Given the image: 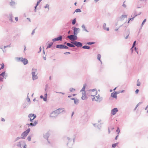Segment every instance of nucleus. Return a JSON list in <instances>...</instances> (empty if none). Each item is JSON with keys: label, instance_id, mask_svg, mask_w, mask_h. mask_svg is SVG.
I'll use <instances>...</instances> for the list:
<instances>
[{"label": "nucleus", "instance_id": "44", "mask_svg": "<svg viewBox=\"0 0 148 148\" xmlns=\"http://www.w3.org/2000/svg\"><path fill=\"white\" fill-rule=\"evenodd\" d=\"M21 138H22L21 137H18L17 138H16L15 139V142H16V141H17V140H18L19 139H21Z\"/></svg>", "mask_w": 148, "mask_h": 148}, {"label": "nucleus", "instance_id": "51", "mask_svg": "<svg viewBox=\"0 0 148 148\" xmlns=\"http://www.w3.org/2000/svg\"><path fill=\"white\" fill-rule=\"evenodd\" d=\"M125 2V1L124 2H123V4L122 5V6L124 8H126V5H125V4H124V3Z\"/></svg>", "mask_w": 148, "mask_h": 148}, {"label": "nucleus", "instance_id": "49", "mask_svg": "<svg viewBox=\"0 0 148 148\" xmlns=\"http://www.w3.org/2000/svg\"><path fill=\"white\" fill-rule=\"evenodd\" d=\"M64 49H69V48L67 45L66 46L64 45Z\"/></svg>", "mask_w": 148, "mask_h": 148}, {"label": "nucleus", "instance_id": "43", "mask_svg": "<svg viewBox=\"0 0 148 148\" xmlns=\"http://www.w3.org/2000/svg\"><path fill=\"white\" fill-rule=\"evenodd\" d=\"M32 117H29V118H30V122H33V120H34V118H32Z\"/></svg>", "mask_w": 148, "mask_h": 148}, {"label": "nucleus", "instance_id": "27", "mask_svg": "<svg viewBox=\"0 0 148 148\" xmlns=\"http://www.w3.org/2000/svg\"><path fill=\"white\" fill-rule=\"evenodd\" d=\"M82 27L83 29V30L84 31L87 32H88V31L86 29V27L84 24L82 25Z\"/></svg>", "mask_w": 148, "mask_h": 148}, {"label": "nucleus", "instance_id": "25", "mask_svg": "<svg viewBox=\"0 0 148 148\" xmlns=\"http://www.w3.org/2000/svg\"><path fill=\"white\" fill-rule=\"evenodd\" d=\"M16 4V3L14 1H11L10 3V5L12 7H14L15 5Z\"/></svg>", "mask_w": 148, "mask_h": 148}, {"label": "nucleus", "instance_id": "1", "mask_svg": "<svg viewBox=\"0 0 148 148\" xmlns=\"http://www.w3.org/2000/svg\"><path fill=\"white\" fill-rule=\"evenodd\" d=\"M71 41L70 42L73 44L74 46H76L77 47H82L83 44L80 42L75 41L77 40L78 38H68Z\"/></svg>", "mask_w": 148, "mask_h": 148}, {"label": "nucleus", "instance_id": "39", "mask_svg": "<svg viewBox=\"0 0 148 148\" xmlns=\"http://www.w3.org/2000/svg\"><path fill=\"white\" fill-rule=\"evenodd\" d=\"M101 123H100V124L98 125H97V128L99 129H100L101 128Z\"/></svg>", "mask_w": 148, "mask_h": 148}, {"label": "nucleus", "instance_id": "18", "mask_svg": "<svg viewBox=\"0 0 148 148\" xmlns=\"http://www.w3.org/2000/svg\"><path fill=\"white\" fill-rule=\"evenodd\" d=\"M106 23H104L103 25V29L104 30H106L107 31H109V27L107 28L106 27Z\"/></svg>", "mask_w": 148, "mask_h": 148}, {"label": "nucleus", "instance_id": "36", "mask_svg": "<svg viewBox=\"0 0 148 148\" xmlns=\"http://www.w3.org/2000/svg\"><path fill=\"white\" fill-rule=\"evenodd\" d=\"M82 12V11L80 9H79V8H78V9H76V10H75V12H74L73 13H74L75 12Z\"/></svg>", "mask_w": 148, "mask_h": 148}, {"label": "nucleus", "instance_id": "42", "mask_svg": "<svg viewBox=\"0 0 148 148\" xmlns=\"http://www.w3.org/2000/svg\"><path fill=\"white\" fill-rule=\"evenodd\" d=\"M146 21V19H145L143 20V22H142V23L141 26H143V25H144L145 23V22Z\"/></svg>", "mask_w": 148, "mask_h": 148}, {"label": "nucleus", "instance_id": "41", "mask_svg": "<svg viewBox=\"0 0 148 148\" xmlns=\"http://www.w3.org/2000/svg\"><path fill=\"white\" fill-rule=\"evenodd\" d=\"M44 7L45 8H48V10H49V5L48 4H47Z\"/></svg>", "mask_w": 148, "mask_h": 148}, {"label": "nucleus", "instance_id": "29", "mask_svg": "<svg viewBox=\"0 0 148 148\" xmlns=\"http://www.w3.org/2000/svg\"><path fill=\"white\" fill-rule=\"evenodd\" d=\"M74 103L76 104V105H77L79 103V101L78 99H75L74 100Z\"/></svg>", "mask_w": 148, "mask_h": 148}, {"label": "nucleus", "instance_id": "15", "mask_svg": "<svg viewBox=\"0 0 148 148\" xmlns=\"http://www.w3.org/2000/svg\"><path fill=\"white\" fill-rule=\"evenodd\" d=\"M12 17L13 16L12 14L11 13L9 14V16H8V18H9V21L11 22H13Z\"/></svg>", "mask_w": 148, "mask_h": 148}, {"label": "nucleus", "instance_id": "28", "mask_svg": "<svg viewBox=\"0 0 148 148\" xmlns=\"http://www.w3.org/2000/svg\"><path fill=\"white\" fill-rule=\"evenodd\" d=\"M136 41L135 40L134 41V42L133 43V45H132V47L131 49L132 50V53L133 51V48L135 46L136 44Z\"/></svg>", "mask_w": 148, "mask_h": 148}, {"label": "nucleus", "instance_id": "59", "mask_svg": "<svg viewBox=\"0 0 148 148\" xmlns=\"http://www.w3.org/2000/svg\"><path fill=\"white\" fill-rule=\"evenodd\" d=\"M10 44L9 45L4 46V48L5 49V48L7 47H10Z\"/></svg>", "mask_w": 148, "mask_h": 148}, {"label": "nucleus", "instance_id": "19", "mask_svg": "<svg viewBox=\"0 0 148 148\" xmlns=\"http://www.w3.org/2000/svg\"><path fill=\"white\" fill-rule=\"evenodd\" d=\"M33 117L34 119H35L36 117V114H30L28 115V117Z\"/></svg>", "mask_w": 148, "mask_h": 148}, {"label": "nucleus", "instance_id": "10", "mask_svg": "<svg viewBox=\"0 0 148 148\" xmlns=\"http://www.w3.org/2000/svg\"><path fill=\"white\" fill-rule=\"evenodd\" d=\"M119 93V92H114L111 93V97L113 98L116 99L117 98V95Z\"/></svg>", "mask_w": 148, "mask_h": 148}, {"label": "nucleus", "instance_id": "8", "mask_svg": "<svg viewBox=\"0 0 148 148\" xmlns=\"http://www.w3.org/2000/svg\"><path fill=\"white\" fill-rule=\"evenodd\" d=\"M103 99V98L102 97H100L99 95V94L98 95L94 97L92 99V101H93L94 100L98 102H100Z\"/></svg>", "mask_w": 148, "mask_h": 148}, {"label": "nucleus", "instance_id": "21", "mask_svg": "<svg viewBox=\"0 0 148 148\" xmlns=\"http://www.w3.org/2000/svg\"><path fill=\"white\" fill-rule=\"evenodd\" d=\"M21 136H22L21 138L22 139H25L26 137L27 136L25 133L24 132L23 133H22Z\"/></svg>", "mask_w": 148, "mask_h": 148}, {"label": "nucleus", "instance_id": "63", "mask_svg": "<svg viewBox=\"0 0 148 148\" xmlns=\"http://www.w3.org/2000/svg\"><path fill=\"white\" fill-rule=\"evenodd\" d=\"M140 85V82H138L137 86H139Z\"/></svg>", "mask_w": 148, "mask_h": 148}, {"label": "nucleus", "instance_id": "40", "mask_svg": "<svg viewBox=\"0 0 148 148\" xmlns=\"http://www.w3.org/2000/svg\"><path fill=\"white\" fill-rule=\"evenodd\" d=\"M116 132H118L117 134L118 135L119 134L120 132V130L119 127H117V129L116 130Z\"/></svg>", "mask_w": 148, "mask_h": 148}, {"label": "nucleus", "instance_id": "13", "mask_svg": "<svg viewBox=\"0 0 148 148\" xmlns=\"http://www.w3.org/2000/svg\"><path fill=\"white\" fill-rule=\"evenodd\" d=\"M64 45L63 44L57 45L56 46V47L60 49H64Z\"/></svg>", "mask_w": 148, "mask_h": 148}, {"label": "nucleus", "instance_id": "46", "mask_svg": "<svg viewBox=\"0 0 148 148\" xmlns=\"http://www.w3.org/2000/svg\"><path fill=\"white\" fill-rule=\"evenodd\" d=\"M69 90H70V91L71 92H72L73 91V90L75 91V89L74 88H70Z\"/></svg>", "mask_w": 148, "mask_h": 148}, {"label": "nucleus", "instance_id": "54", "mask_svg": "<svg viewBox=\"0 0 148 148\" xmlns=\"http://www.w3.org/2000/svg\"><path fill=\"white\" fill-rule=\"evenodd\" d=\"M134 17H133L132 18H129V19L131 21H132L134 20Z\"/></svg>", "mask_w": 148, "mask_h": 148}, {"label": "nucleus", "instance_id": "14", "mask_svg": "<svg viewBox=\"0 0 148 148\" xmlns=\"http://www.w3.org/2000/svg\"><path fill=\"white\" fill-rule=\"evenodd\" d=\"M50 135V134H49V132H47V133H46L45 135H44V138H45L47 140H48V138L49 137Z\"/></svg>", "mask_w": 148, "mask_h": 148}, {"label": "nucleus", "instance_id": "11", "mask_svg": "<svg viewBox=\"0 0 148 148\" xmlns=\"http://www.w3.org/2000/svg\"><path fill=\"white\" fill-rule=\"evenodd\" d=\"M38 123L37 121H34V123H27L26 124V125L30 126H35Z\"/></svg>", "mask_w": 148, "mask_h": 148}, {"label": "nucleus", "instance_id": "24", "mask_svg": "<svg viewBox=\"0 0 148 148\" xmlns=\"http://www.w3.org/2000/svg\"><path fill=\"white\" fill-rule=\"evenodd\" d=\"M53 43V42H51L49 43L48 44V46L46 48V49L51 48V47L52 46Z\"/></svg>", "mask_w": 148, "mask_h": 148}, {"label": "nucleus", "instance_id": "20", "mask_svg": "<svg viewBox=\"0 0 148 148\" xmlns=\"http://www.w3.org/2000/svg\"><path fill=\"white\" fill-rule=\"evenodd\" d=\"M45 92L46 93L45 94L44 97L43 98V100L44 101H47V91H46Z\"/></svg>", "mask_w": 148, "mask_h": 148}, {"label": "nucleus", "instance_id": "37", "mask_svg": "<svg viewBox=\"0 0 148 148\" xmlns=\"http://www.w3.org/2000/svg\"><path fill=\"white\" fill-rule=\"evenodd\" d=\"M95 43V42H87L86 44L88 45H92V44H94Z\"/></svg>", "mask_w": 148, "mask_h": 148}, {"label": "nucleus", "instance_id": "50", "mask_svg": "<svg viewBox=\"0 0 148 148\" xmlns=\"http://www.w3.org/2000/svg\"><path fill=\"white\" fill-rule=\"evenodd\" d=\"M138 15L137 14L136 12H135L134 13V16L133 17H134V18L136 16Z\"/></svg>", "mask_w": 148, "mask_h": 148}, {"label": "nucleus", "instance_id": "22", "mask_svg": "<svg viewBox=\"0 0 148 148\" xmlns=\"http://www.w3.org/2000/svg\"><path fill=\"white\" fill-rule=\"evenodd\" d=\"M28 62L26 58H25L22 62L24 65H25L28 63Z\"/></svg>", "mask_w": 148, "mask_h": 148}, {"label": "nucleus", "instance_id": "16", "mask_svg": "<svg viewBox=\"0 0 148 148\" xmlns=\"http://www.w3.org/2000/svg\"><path fill=\"white\" fill-rule=\"evenodd\" d=\"M62 38H55L52 39V41L53 42L59 40L61 41L62 40Z\"/></svg>", "mask_w": 148, "mask_h": 148}, {"label": "nucleus", "instance_id": "52", "mask_svg": "<svg viewBox=\"0 0 148 148\" xmlns=\"http://www.w3.org/2000/svg\"><path fill=\"white\" fill-rule=\"evenodd\" d=\"M1 65V69H3L4 67V65L3 63L2 64H0Z\"/></svg>", "mask_w": 148, "mask_h": 148}, {"label": "nucleus", "instance_id": "35", "mask_svg": "<svg viewBox=\"0 0 148 148\" xmlns=\"http://www.w3.org/2000/svg\"><path fill=\"white\" fill-rule=\"evenodd\" d=\"M89 91H92V92H94V91H95V93H96L95 95H97V90L95 89H90L89 90Z\"/></svg>", "mask_w": 148, "mask_h": 148}, {"label": "nucleus", "instance_id": "31", "mask_svg": "<svg viewBox=\"0 0 148 148\" xmlns=\"http://www.w3.org/2000/svg\"><path fill=\"white\" fill-rule=\"evenodd\" d=\"M30 131V128H28L27 130L25 131L24 132L25 133L27 134L28 135Z\"/></svg>", "mask_w": 148, "mask_h": 148}, {"label": "nucleus", "instance_id": "57", "mask_svg": "<svg viewBox=\"0 0 148 148\" xmlns=\"http://www.w3.org/2000/svg\"><path fill=\"white\" fill-rule=\"evenodd\" d=\"M35 29H34L32 31V35H33L34 33H35Z\"/></svg>", "mask_w": 148, "mask_h": 148}, {"label": "nucleus", "instance_id": "26", "mask_svg": "<svg viewBox=\"0 0 148 148\" xmlns=\"http://www.w3.org/2000/svg\"><path fill=\"white\" fill-rule=\"evenodd\" d=\"M82 48L84 49H89L90 48V47L88 46L84 45L82 47Z\"/></svg>", "mask_w": 148, "mask_h": 148}, {"label": "nucleus", "instance_id": "5", "mask_svg": "<svg viewBox=\"0 0 148 148\" xmlns=\"http://www.w3.org/2000/svg\"><path fill=\"white\" fill-rule=\"evenodd\" d=\"M16 146L21 148H26V145L25 144V142L24 141H20L16 145Z\"/></svg>", "mask_w": 148, "mask_h": 148}, {"label": "nucleus", "instance_id": "58", "mask_svg": "<svg viewBox=\"0 0 148 148\" xmlns=\"http://www.w3.org/2000/svg\"><path fill=\"white\" fill-rule=\"evenodd\" d=\"M26 104H27V103H24V104H23V107L24 108H25V107H26L25 105Z\"/></svg>", "mask_w": 148, "mask_h": 148}, {"label": "nucleus", "instance_id": "45", "mask_svg": "<svg viewBox=\"0 0 148 148\" xmlns=\"http://www.w3.org/2000/svg\"><path fill=\"white\" fill-rule=\"evenodd\" d=\"M16 60L18 61H20L21 59H22L21 58L16 57Z\"/></svg>", "mask_w": 148, "mask_h": 148}, {"label": "nucleus", "instance_id": "56", "mask_svg": "<svg viewBox=\"0 0 148 148\" xmlns=\"http://www.w3.org/2000/svg\"><path fill=\"white\" fill-rule=\"evenodd\" d=\"M139 92V90L138 89H136L135 91V93L136 94H138Z\"/></svg>", "mask_w": 148, "mask_h": 148}, {"label": "nucleus", "instance_id": "60", "mask_svg": "<svg viewBox=\"0 0 148 148\" xmlns=\"http://www.w3.org/2000/svg\"><path fill=\"white\" fill-rule=\"evenodd\" d=\"M3 77H0V81H3Z\"/></svg>", "mask_w": 148, "mask_h": 148}, {"label": "nucleus", "instance_id": "64", "mask_svg": "<svg viewBox=\"0 0 148 148\" xmlns=\"http://www.w3.org/2000/svg\"><path fill=\"white\" fill-rule=\"evenodd\" d=\"M110 129H111L112 130H113L114 129V127H112L111 126L109 127Z\"/></svg>", "mask_w": 148, "mask_h": 148}, {"label": "nucleus", "instance_id": "9", "mask_svg": "<svg viewBox=\"0 0 148 148\" xmlns=\"http://www.w3.org/2000/svg\"><path fill=\"white\" fill-rule=\"evenodd\" d=\"M118 111V110L117 108H115L111 110V114L112 115H114Z\"/></svg>", "mask_w": 148, "mask_h": 148}, {"label": "nucleus", "instance_id": "12", "mask_svg": "<svg viewBox=\"0 0 148 148\" xmlns=\"http://www.w3.org/2000/svg\"><path fill=\"white\" fill-rule=\"evenodd\" d=\"M64 44H66V45L68 46V47H75V46H74L73 44L72 43H70L69 42H64Z\"/></svg>", "mask_w": 148, "mask_h": 148}, {"label": "nucleus", "instance_id": "17", "mask_svg": "<svg viewBox=\"0 0 148 148\" xmlns=\"http://www.w3.org/2000/svg\"><path fill=\"white\" fill-rule=\"evenodd\" d=\"M127 15H122L120 17V19L121 21H122L125 18L127 17Z\"/></svg>", "mask_w": 148, "mask_h": 148}, {"label": "nucleus", "instance_id": "3", "mask_svg": "<svg viewBox=\"0 0 148 148\" xmlns=\"http://www.w3.org/2000/svg\"><path fill=\"white\" fill-rule=\"evenodd\" d=\"M72 28H73L74 34L68 35L67 36H65L64 37H77V35L79 32L80 29L75 27H73Z\"/></svg>", "mask_w": 148, "mask_h": 148}, {"label": "nucleus", "instance_id": "6", "mask_svg": "<svg viewBox=\"0 0 148 148\" xmlns=\"http://www.w3.org/2000/svg\"><path fill=\"white\" fill-rule=\"evenodd\" d=\"M67 138L69 141L68 143L67 144V145L69 147V148H71L73 144L74 143L75 138L73 139V141L70 140V138L68 137Z\"/></svg>", "mask_w": 148, "mask_h": 148}, {"label": "nucleus", "instance_id": "23", "mask_svg": "<svg viewBox=\"0 0 148 148\" xmlns=\"http://www.w3.org/2000/svg\"><path fill=\"white\" fill-rule=\"evenodd\" d=\"M86 85H86V84H84L83 86L80 91L81 92L84 91V92H85V88L86 86Z\"/></svg>", "mask_w": 148, "mask_h": 148}, {"label": "nucleus", "instance_id": "47", "mask_svg": "<svg viewBox=\"0 0 148 148\" xmlns=\"http://www.w3.org/2000/svg\"><path fill=\"white\" fill-rule=\"evenodd\" d=\"M27 139L29 141H30L31 140V136H28L27 138Z\"/></svg>", "mask_w": 148, "mask_h": 148}, {"label": "nucleus", "instance_id": "7", "mask_svg": "<svg viewBox=\"0 0 148 148\" xmlns=\"http://www.w3.org/2000/svg\"><path fill=\"white\" fill-rule=\"evenodd\" d=\"M37 71V69H35L34 68H33L32 69V79L33 80L37 79L38 78V77L37 76V74L36 75L35 73V72H36Z\"/></svg>", "mask_w": 148, "mask_h": 148}, {"label": "nucleus", "instance_id": "38", "mask_svg": "<svg viewBox=\"0 0 148 148\" xmlns=\"http://www.w3.org/2000/svg\"><path fill=\"white\" fill-rule=\"evenodd\" d=\"M118 143H116L115 144H113L112 145V147L113 148H115L116 145H118Z\"/></svg>", "mask_w": 148, "mask_h": 148}, {"label": "nucleus", "instance_id": "30", "mask_svg": "<svg viewBox=\"0 0 148 148\" xmlns=\"http://www.w3.org/2000/svg\"><path fill=\"white\" fill-rule=\"evenodd\" d=\"M86 97V96L85 92H84V93H83V96L81 97V98L82 99L85 100Z\"/></svg>", "mask_w": 148, "mask_h": 148}, {"label": "nucleus", "instance_id": "48", "mask_svg": "<svg viewBox=\"0 0 148 148\" xmlns=\"http://www.w3.org/2000/svg\"><path fill=\"white\" fill-rule=\"evenodd\" d=\"M28 94H29V93L28 94V95H27V101L28 102H29L30 101V98H29V97L28 96Z\"/></svg>", "mask_w": 148, "mask_h": 148}, {"label": "nucleus", "instance_id": "53", "mask_svg": "<svg viewBox=\"0 0 148 148\" xmlns=\"http://www.w3.org/2000/svg\"><path fill=\"white\" fill-rule=\"evenodd\" d=\"M42 0H38V1H37V3H36V4L37 5H38L40 3V2L42 1Z\"/></svg>", "mask_w": 148, "mask_h": 148}, {"label": "nucleus", "instance_id": "55", "mask_svg": "<svg viewBox=\"0 0 148 148\" xmlns=\"http://www.w3.org/2000/svg\"><path fill=\"white\" fill-rule=\"evenodd\" d=\"M48 85L47 84L46 85H45V87H46V88H45V91H47V87H48Z\"/></svg>", "mask_w": 148, "mask_h": 148}, {"label": "nucleus", "instance_id": "32", "mask_svg": "<svg viewBox=\"0 0 148 148\" xmlns=\"http://www.w3.org/2000/svg\"><path fill=\"white\" fill-rule=\"evenodd\" d=\"M5 71L2 72V73L0 74V77L2 76V77L3 78L4 75H5Z\"/></svg>", "mask_w": 148, "mask_h": 148}, {"label": "nucleus", "instance_id": "4", "mask_svg": "<svg viewBox=\"0 0 148 148\" xmlns=\"http://www.w3.org/2000/svg\"><path fill=\"white\" fill-rule=\"evenodd\" d=\"M67 28H65L63 29V32H64L63 34H62L63 35H60L58 37H64L65 36H67L68 35L66 36V34H70L72 33V31L71 30H69L67 32Z\"/></svg>", "mask_w": 148, "mask_h": 148}, {"label": "nucleus", "instance_id": "33", "mask_svg": "<svg viewBox=\"0 0 148 148\" xmlns=\"http://www.w3.org/2000/svg\"><path fill=\"white\" fill-rule=\"evenodd\" d=\"M101 55L100 54H98L97 55V59L100 61L101 63H102V62L101 60Z\"/></svg>", "mask_w": 148, "mask_h": 148}, {"label": "nucleus", "instance_id": "61", "mask_svg": "<svg viewBox=\"0 0 148 148\" xmlns=\"http://www.w3.org/2000/svg\"><path fill=\"white\" fill-rule=\"evenodd\" d=\"M56 92V93H60V94H62L63 95H64L65 94L63 92Z\"/></svg>", "mask_w": 148, "mask_h": 148}, {"label": "nucleus", "instance_id": "2", "mask_svg": "<svg viewBox=\"0 0 148 148\" xmlns=\"http://www.w3.org/2000/svg\"><path fill=\"white\" fill-rule=\"evenodd\" d=\"M64 108H59L52 112L50 114V117H56L60 113L64 111Z\"/></svg>", "mask_w": 148, "mask_h": 148}, {"label": "nucleus", "instance_id": "34", "mask_svg": "<svg viewBox=\"0 0 148 148\" xmlns=\"http://www.w3.org/2000/svg\"><path fill=\"white\" fill-rule=\"evenodd\" d=\"M76 18H74L72 21V25H74L75 24L76 22Z\"/></svg>", "mask_w": 148, "mask_h": 148}, {"label": "nucleus", "instance_id": "62", "mask_svg": "<svg viewBox=\"0 0 148 148\" xmlns=\"http://www.w3.org/2000/svg\"><path fill=\"white\" fill-rule=\"evenodd\" d=\"M70 53L69 52H66L64 53V54L65 55H67L68 54H70Z\"/></svg>", "mask_w": 148, "mask_h": 148}]
</instances>
